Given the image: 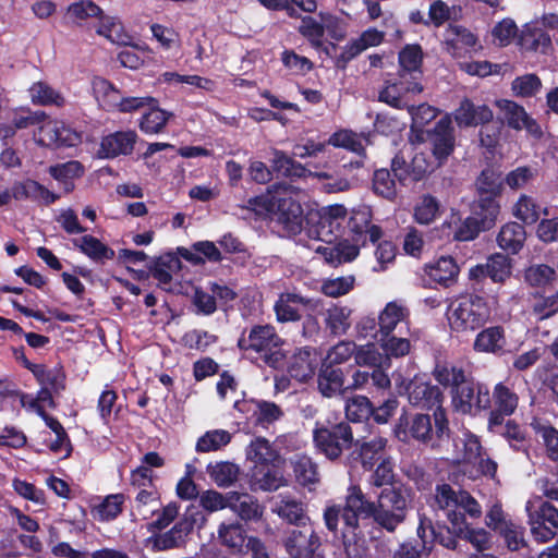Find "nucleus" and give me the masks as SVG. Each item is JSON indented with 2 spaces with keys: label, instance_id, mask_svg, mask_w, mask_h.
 I'll use <instances>...</instances> for the list:
<instances>
[{
  "label": "nucleus",
  "instance_id": "nucleus-62",
  "mask_svg": "<svg viewBox=\"0 0 558 558\" xmlns=\"http://www.w3.org/2000/svg\"><path fill=\"white\" fill-rule=\"evenodd\" d=\"M299 33L305 37L314 48L323 47V37L325 35V27L322 23L317 22L314 17L305 15L301 19Z\"/></svg>",
  "mask_w": 558,
  "mask_h": 558
},
{
  "label": "nucleus",
  "instance_id": "nucleus-43",
  "mask_svg": "<svg viewBox=\"0 0 558 558\" xmlns=\"http://www.w3.org/2000/svg\"><path fill=\"white\" fill-rule=\"evenodd\" d=\"M147 107L148 110L140 119L138 128L144 134H159L165 130L173 113L159 108L157 104Z\"/></svg>",
  "mask_w": 558,
  "mask_h": 558
},
{
  "label": "nucleus",
  "instance_id": "nucleus-39",
  "mask_svg": "<svg viewBox=\"0 0 558 558\" xmlns=\"http://www.w3.org/2000/svg\"><path fill=\"white\" fill-rule=\"evenodd\" d=\"M36 411H37V414L44 420L46 425L56 434V439L51 440L47 445L49 450L52 451L53 453H59L65 447V449H66L65 458L69 457L72 451V445H71L70 437H69L68 433L65 432L63 425L60 423V421L57 417L48 414L41 405H38Z\"/></svg>",
  "mask_w": 558,
  "mask_h": 558
},
{
  "label": "nucleus",
  "instance_id": "nucleus-45",
  "mask_svg": "<svg viewBox=\"0 0 558 558\" xmlns=\"http://www.w3.org/2000/svg\"><path fill=\"white\" fill-rule=\"evenodd\" d=\"M206 472L218 487L226 488L238 481L240 468L238 464L230 461H219L209 463L206 468Z\"/></svg>",
  "mask_w": 558,
  "mask_h": 558
},
{
  "label": "nucleus",
  "instance_id": "nucleus-58",
  "mask_svg": "<svg viewBox=\"0 0 558 558\" xmlns=\"http://www.w3.org/2000/svg\"><path fill=\"white\" fill-rule=\"evenodd\" d=\"M388 325H386V369L390 366L391 357H403L411 351V342L408 338L397 337L389 331Z\"/></svg>",
  "mask_w": 558,
  "mask_h": 558
},
{
  "label": "nucleus",
  "instance_id": "nucleus-26",
  "mask_svg": "<svg viewBox=\"0 0 558 558\" xmlns=\"http://www.w3.org/2000/svg\"><path fill=\"white\" fill-rule=\"evenodd\" d=\"M507 344L506 332L502 326L496 325L482 328L473 342V350L478 353L502 355Z\"/></svg>",
  "mask_w": 558,
  "mask_h": 558
},
{
  "label": "nucleus",
  "instance_id": "nucleus-48",
  "mask_svg": "<svg viewBox=\"0 0 558 558\" xmlns=\"http://www.w3.org/2000/svg\"><path fill=\"white\" fill-rule=\"evenodd\" d=\"M246 457L254 463L253 466L276 464L279 459L278 453L272 449L269 441L262 437L251 441L246 449Z\"/></svg>",
  "mask_w": 558,
  "mask_h": 558
},
{
  "label": "nucleus",
  "instance_id": "nucleus-57",
  "mask_svg": "<svg viewBox=\"0 0 558 558\" xmlns=\"http://www.w3.org/2000/svg\"><path fill=\"white\" fill-rule=\"evenodd\" d=\"M218 536L222 545L236 550H241L246 539L245 530L239 523H221Z\"/></svg>",
  "mask_w": 558,
  "mask_h": 558
},
{
  "label": "nucleus",
  "instance_id": "nucleus-3",
  "mask_svg": "<svg viewBox=\"0 0 558 558\" xmlns=\"http://www.w3.org/2000/svg\"><path fill=\"white\" fill-rule=\"evenodd\" d=\"M283 343L274 326L256 324L242 331L236 347L243 353H255V357L262 360L268 367L280 369L287 359L282 349Z\"/></svg>",
  "mask_w": 558,
  "mask_h": 558
},
{
  "label": "nucleus",
  "instance_id": "nucleus-8",
  "mask_svg": "<svg viewBox=\"0 0 558 558\" xmlns=\"http://www.w3.org/2000/svg\"><path fill=\"white\" fill-rule=\"evenodd\" d=\"M423 92L420 82L390 83L386 80V105L396 109H407L414 125H424L435 119L436 109L424 102L416 105L413 97Z\"/></svg>",
  "mask_w": 558,
  "mask_h": 558
},
{
  "label": "nucleus",
  "instance_id": "nucleus-59",
  "mask_svg": "<svg viewBox=\"0 0 558 558\" xmlns=\"http://www.w3.org/2000/svg\"><path fill=\"white\" fill-rule=\"evenodd\" d=\"M280 59L283 66L296 75H305L314 69V63L308 58L298 54L292 49H284Z\"/></svg>",
  "mask_w": 558,
  "mask_h": 558
},
{
  "label": "nucleus",
  "instance_id": "nucleus-33",
  "mask_svg": "<svg viewBox=\"0 0 558 558\" xmlns=\"http://www.w3.org/2000/svg\"><path fill=\"white\" fill-rule=\"evenodd\" d=\"M228 508L243 521H256L263 514L258 500L247 493L229 492Z\"/></svg>",
  "mask_w": 558,
  "mask_h": 558
},
{
  "label": "nucleus",
  "instance_id": "nucleus-64",
  "mask_svg": "<svg viewBox=\"0 0 558 558\" xmlns=\"http://www.w3.org/2000/svg\"><path fill=\"white\" fill-rule=\"evenodd\" d=\"M480 130V143L483 147H486L489 150H494L498 145L500 134L504 128L502 120H494V118L489 122L481 123Z\"/></svg>",
  "mask_w": 558,
  "mask_h": 558
},
{
  "label": "nucleus",
  "instance_id": "nucleus-51",
  "mask_svg": "<svg viewBox=\"0 0 558 558\" xmlns=\"http://www.w3.org/2000/svg\"><path fill=\"white\" fill-rule=\"evenodd\" d=\"M277 514L295 526L310 523V518L305 514L303 504L290 497H283L277 506Z\"/></svg>",
  "mask_w": 558,
  "mask_h": 558
},
{
  "label": "nucleus",
  "instance_id": "nucleus-56",
  "mask_svg": "<svg viewBox=\"0 0 558 558\" xmlns=\"http://www.w3.org/2000/svg\"><path fill=\"white\" fill-rule=\"evenodd\" d=\"M218 336L202 329H192L182 336V344L199 352H205L210 345L218 342Z\"/></svg>",
  "mask_w": 558,
  "mask_h": 558
},
{
  "label": "nucleus",
  "instance_id": "nucleus-44",
  "mask_svg": "<svg viewBox=\"0 0 558 558\" xmlns=\"http://www.w3.org/2000/svg\"><path fill=\"white\" fill-rule=\"evenodd\" d=\"M384 311H380L378 314V322H376L373 316H363L361 317L355 326V338L359 340L362 339H375L377 344L384 349Z\"/></svg>",
  "mask_w": 558,
  "mask_h": 558
},
{
  "label": "nucleus",
  "instance_id": "nucleus-36",
  "mask_svg": "<svg viewBox=\"0 0 558 558\" xmlns=\"http://www.w3.org/2000/svg\"><path fill=\"white\" fill-rule=\"evenodd\" d=\"M356 344L353 341H340L331 347L322 363L335 368H344L347 374L354 369V352Z\"/></svg>",
  "mask_w": 558,
  "mask_h": 558
},
{
  "label": "nucleus",
  "instance_id": "nucleus-14",
  "mask_svg": "<svg viewBox=\"0 0 558 558\" xmlns=\"http://www.w3.org/2000/svg\"><path fill=\"white\" fill-rule=\"evenodd\" d=\"M316 217L315 232L319 240L330 243L345 239L347 208L342 204L323 207Z\"/></svg>",
  "mask_w": 558,
  "mask_h": 558
},
{
  "label": "nucleus",
  "instance_id": "nucleus-27",
  "mask_svg": "<svg viewBox=\"0 0 558 558\" xmlns=\"http://www.w3.org/2000/svg\"><path fill=\"white\" fill-rule=\"evenodd\" d=\"M424 271L433 282L449 288L458 281L460 268L452 256H440L434 263L426 264Z\"/></svg>",
  "mask_w": 558,
  "mask_h": 558
},
{
  "label": "nucleus",
  "instance_id": "nucleus-63",
  "mask_svg": "<svg viewBox=\"0 0 558 558\" xmlns=\"http://www.w3.org/2000/svg\"><path fill=\"white\" fill-rule=\"evenodd\" d=\"M85 168L77 160L50 166L49 174L57 181L75 180L84 175Z\"/></svg>",
  "mask_w": 558,
  "mask_h": 558
},
{
  "label": "nucleus",
  "instance_id": "nucleus-6",
  "mask_svg": "<svg viewBox=\"0 0 558 558\" xmlns=\"http://www.w3.org/2000/svg\"><path fill=\"white\" fill-rule=\"evenodd\" d=\"M447 318L452 332H472L489 320L490 307L484 296L465 293L450 304Z\"/></svg>",
  "mask_w": 558,
  "mask_h": 558
},
{
  "label": "nucleus",
  "instance_id": "nucleus-52",
  "mask_svg": "<svg viewBox=\"0 0 558 558\" xmlns=\"http://www.w3.org/2000/svg\"><path fill=\"white\" fill-rule=\"evenodd\" d=\"M461 490L456 492L450 484H437L435 487V502L439 509L446 512V514L451 513L452 510L456 513H462L461 511H458Z\"/></svg>",
  "mask_w": 558,
  "mask_h": 558
},
{
  "label": "nucleus",
  "instance_id": "nucleus-2",
  "mask_svg": "<svg viewBox=\"0 0 558 558\" xmlns=\"http://www.w3.org/2000/svg\"><path fill=\"white\" fill-rule=\"evenodd\" d=\"M432 375L439 385L450 388L451 403L457 412L472 414L490 409L492 398L488 388L468 376L463 367L436 363Z\"/></svg>",
  "mask_w": 558,
  "mask_h": 558
},
{
  "label": "nucleus",
  "instance_id": "nucleus-23",
  "mask_svg": "<svg viewBox=\"0 0 558 558\" xmlns=\"http://www.w3.org/2000/svg\"><path fill=\"white\" fill-rule=\"evenodd\" d=\"M424 52L420 44H407L398 53L400 81L418 82L422 76Z\"/></svg>",
  "mask_w": 558,
  "mask_h": 558
},
{
  "label": "nucleus",
  "instance_id": "nucleus-7",
  "mask_svg": "<svg viewBox=\"0 0 558 558\" xmlns=\"http://www.w3.org/2000/svg\"><path fill=\"white\" fill-rule=\"evenodd\" d=\"M463 513H447V519L451 526L445 522H434L426 515H420L417 526V536L421 539V547L430 554L434 544L454 550L458 547V541L461 539V532L466 529V521L463 519Z\"/></svg>",
  "mask_w": 558,
  "mask_h": 558
},
{
  "label": "nucleus",
  "instance_id": "nucleus-28",
  "mask_svg": "<svg viewBox=\"0 0 558 558\" xmlns=\"http://www.w3.org/2000/svg\"><path fill=\"white\" fill-rule=\"evenodd\" d=\"M493 119V110L487 105L476 106L470 98H463L454 111L459 128L477 126Z\"/></svg>",
  "mask_w": 558,
  "mask_h": 558
},
{
  "label": "nucleus",
  "instance_id": "nucleus-42",
  "mask_svg": "<svg viewBox=\"0 0 558 558\" xmlns=\"http://www.w3.org/2000/svg\"><path fill=\"white\" fill-rule=\"evenodd\" d=\"M271 168L272 171L277 173V175H281L290 180L306 178L308 172L305 166L295 161L283 150L279 149L274 150Z\"/></svg>",
  "mask_w": 558,
  "mask_h": 558
},
{
  "label": "nucleus",
  "instance_id": "nucleus-60",
  "mask_svg": "<svg viewBox=\"0 0 558 558\" xmlns=\"http://www.w3.org/2000/svg\"><path fill=\"white\" fill-rule=\"evenodd\" d=\"M439 211V202L430 194L423 195L414 208V218L421 225L433 222Z\"/></svg>",
  "mask_w": 558,
  "mask_h": 558
},
{
  "label": "nucleus",
  "instance_id": "nucleus-55",
  "mask_svg": "<svg viewBox=\"0 0 558 558\" xmlns=\"http://www.w3.org/2000/svg\"><path fill=\"white\" fill-rule=\"evenodd\" d=\"M542 81L535 73L517 76L511 83V90L517 97L531 98L542 89Z\"/></svg>",
  "mask_w": 558,
  "mask_h": 558
},
{
  "label": "nucleus",
  "instance_id": "nucleus-47",
  "mask_svg": "<svg viewBox=\"0 0 558 558\" xmlns=\"http://www.w3.org/2000/svg\"><path fill=\"white\" fill-rule=\"evenodd\" d=\"M32 374L40 387H49L56 393L65 389V373L62 365L47 368L45 364H37Z\"/></svg>",
  "mask_w": 558,
  "mask_h": 558
},
{
  "label": "nucleus",
  "instance_id": "nucleus-40",
  "mask_svg": "<svg viewBox=\"0 0 558 558\" xmlns=\"http://www.w3.org/2000/svg\"><path fill=\"white\" fill-rule=\"evenodd\" d=\"M106 96L112 97L113 106L124 113L138 111L150 105L158 104L154 97H122L118 99L120 92L108 81L102 82Z\"/></svg>",
  "mask_w": 558,
  "mask_h": 558
},
{
  "label": "nucleus",
  "instance_id": "nucleus-53",
  "mask_svg": "<svg viewBox=\"0 0 558 558\" xmlns=\"http://www.w3.org/2000/svg\"><path fill=\"white\" fill-rule=\"evenodd\" d=\"M231 434L225 429H213L201 436L196 442L197 452L217 451L231 441Z\"/></svg>",
  "mask_w": 558,
  "mask_h": 558
},
{
  "label": "nucleus",
  "instance_id": "nucleus-17",
  "mask_svg": "<svg viewBox=\"0 0 558 558\" xmlns=\"http://www.w3.org/2000/svg\"><path fill=\"white\" fill-rule=\"evenodd\" d=\"M363 134H357L352 130L341 129L333 132L327 140V145L337 148H344L351 153L356 154L354 159L343 162L339 166V172L343 174H352L354 170H359L364 166L365 147L362 143Z\"/></svg>",
  "mask_w": 558,
  "mask_h": 558
},
{
  "label": "nucleus",
  "instance_id": "nucleus-10",
  "mask_svg": "<svg viewBox=\"0 0 558 558\" xmlns=\"http://www.w3.org/2000/svg\"><path fill=\"white\" fill-rule=\"evenodd\" d=\"M417 143H428L438 165L441 166L454 150V129L449 117L439 119L433 129L418 130L415 134Z\"/></svg>",
  "mask_w": 558,
  "mask_h": 558
},
{
  "label": "nucleus",
  "instance_id": "nucleus-22",
  "mask_svg": "<svg viewBox=\"0 0 558 558\" xmlns=\"http://www.w3.org/2000/svg\"><path fill=\"white\" fill-rule=\"evenodd\" d=\"M362 465L365 470L375 469L372 475L376 487L384 485V439L381 437L364 442L360 450Z\"/></svg>",
  "mask_w": 558,
  "mask_h": 558
},
{
  "label": "nucleus",
  "instance_id": "nucleus-35",
  "mask_svg": "<svg viewBox=\"0 0 558 558\" xmlns=\"http://www.w3.org/2000/svg\"><path fill=\"white\" fill-rule=\"evenodd\" d=\"M500 201L485 197H476L471 204V214L483 227L490 230L495 227L500 215Z\"/></svg>",
  "mask_w": 558,
  "mask_h": 558
},
{
  "label": "nucleus",
  "instance_id": "nucleus-13",
  "mask_svg": "<svg viewBox=\"0 0 558 558\" xmlns=\"http://www.w3.org/2000/svg\"><path fill=\"white\" fill-rule=\"evenodd\" d=\"M373 213L369 206L361 205L347 215L345 240L365 245L367 240L375 244L381 238V228L372 223Z\"/></svg>",
  "mask_w": 558,
  "mask_h": 558
},
{
  "label": "nucleus",
  "instance_id": "nucleus-50",
  "mask_svg": "<svg viewBox=\"0 0 558 558\" xmlns=\"http://www.w3.org/2000/svg\"><path fill=\"white\" fill-rule=\"evenodd\" d=\"M124 501L125 496L122 493L108 495L92 509L93 517L100 522L112 521L122 513Z\"/></svg>",
  "mask_w": 558,
  "mask_h": 558
},
{
  "label": "nucleus",
  "instance_id": "nucleus-19",
  "mask_svg": "<svg viewBox=\"0 0 558 558\" xmlns=\"http://www.w3.org/2000/svg\"><path fill=\"white\" fill-rule=\"evenodd\" d=\"M276 221L290 234H300L304 214L301 204L293 197H278L275 209Z\"/></svg>",
  "mask_w": 558,
  "mask_h": 558
},
{
  "label": "nucleus",
  "instance_id": "nucleus-46",
  "mask_svg": "<svg viewBox=\"0 0 558 558\" xmlns=\"http://www.w3.org/2000/svg\"><path fill=\"white\" fill-rule=\"evenodd\" d=\"M518 46L523 51H537L542 47L545 52L551 46V39L542 28L525 25L518 37Z\"/></svg>",
  "mask_w": 558,
  "mask_h": 558
},
{
  "label": "nucleus",
  "instance_id": "nucleus-5",
  "mask_svg": "<svg viewBox=\"0 0 558 558\" xmlns=\"http://www.w3.org/2000/svg\"><path fill=\"white\" fill-rule=\"evenodd\" d=\"M313 442L317 452L330 461H336L354 444L352 427L345 418L336 414L328 415L324 420L316 421Z\"/></svg>",
  "mask_w": 558,
  "mask_h": 558
},
{
  "label": "nucleus",
  "instance_id": "nucleus-37",
  "mask_svg": "<svg viewBox=\"0 0 558 558\" xmlns=\"http://www.w3.org/2000/svg\"><path fill=\"white\" fill-rule=\"evenodd\" d=\"M181 267V260L173 253H166L150 259L147 269L160 286H168L172 281L171 271Z\"/></svg>",
  "mask_w": 558,
  "mask_h": 558
},
{
  "label": "nucleus",
  "instance_id": "nucleus-24",
  "mask_svg": "<svg viewBox=\"0 0 558 558\" xmlns=\"http://www.w3.org/2000/svg\"><path fill=\"white\" fill-rule=\"evenodd\" d=\"M451 37L445 40L446 51L453 58H465L477 51V37L462 25H450Z\"/></svg>",
  "mask_w": 558,
  "mask_h": 558
},
{
  "label": "nucleus",
  "instance_id": "nucleus-29",
  "mask_svg": "<svg viewBox=\"0 0 558 558\" xmlns=\"http://www.w3.org/2000/svg\"><path fill=\"white\" fill-rule=\"evenodd\" d=\"M383 409L384 404L375 409L367 397L355 396L347 401L343 418L349 423H361L373 417L376 423L384 424V414L380 413Z\"/></svg>",
  "mask_w": 558,
  "mask_h": 558
},
{
  "label": "nucleus",
  "instance_id": "nucleus-12",
  "mask_svg": "<svg viewBox=\"0 0 558 558\" xmlns=\"http://www.w3.org/2000/svg\"><path fill=\"white\" fill-rule=\"evenodd\" d=\"M386 458V532H393L400 523L405 520L408 513V498L410 489L400 482L393 480V475L388 476L391 468Z\"/></svg>",
  "mask_w": 558,
  "mask_h": 558
},
{
  "label": "nucleus",
  "instance_id": "nucleus-21",
  "mask_svg": "<svg viewBox=\"0 0 558 558\" xmlns=\"http://www.w3.org/2000/svg\"><path fill=\"white\" fill-rule=\"evenodd\" d=\"M347 372L322 363L317 374V389L326 398L343 396L347 389Z\"/></svg>",
  "mask_w": 558,
  "mask_h": 558
},
{
  "label": "nucleus",
  "instance_id": "nucleus-9",
  "mask_svg": "<svg viewBox=\"0 0 558 558\" xmlns=\"http://www.w3.org/2000/svg\"><path fill=\"white\" fill-rule=\"evenodd\" d=\"M393 435L402 442H409L413 439L422 445L429 446L432 449L440 447L442 441L436 437L430 415L422 413L409 415L403 411L393 427Z\"/></svg>",
  "mask_w": 558,
  "mask_h": 558
},
{
  "label": "nucleus",
  "instance_id": "nucleus-30",
  "mask_svg": "<svg viewBox=\"0 0 558 558\" xmlns=\"http://www.w3.org/2000/svg\"><path fill=\"white\" fill-rule=\"evenodd\" d=\"M381 359L383 356L378 352L376 343L368 341L366 344L356 345V350L354 352V364L373 368L372 380L378 388H384V368Z\"/></svg>",
  "mask_w": 558,
  "mask_h": 558
},
{
  "label": "nucleus",
  "instance_id": "nucleus-25",
  "mask_svg": "<svg viewBox=\"0 0 558 558\" xmlns=\"http://www.w3.org/2000/svg\"><path fill=\"white\" fill-rule=\"evenodd\" d=\"M317 368V359L316 352L311 347H303L298 349L288 365V373L291 378L306 383L314 375Z\"/></svg>",
  "mask_w": 558,
  "mask_h": 558
},
{
  "label": "nucleus",
  "instance_id": "nucleus-20",
  "mask_svg": "<svg viewBox=\"0 0 558 558\" xmlns=\"http://www.w3.org/2000/svg\"><path fill=\"white\" fill-rule=\"evenodd\" d=\"M136 142L137 134L135 131H116L102 136L98 149V156L105 159H113L121 155H131Z\"/></svg>",
  "mask_w": 558,
  "mask_h": 558
},
{
  "label": "nucleus",
  "instance_id": "nucleus-18",
  "mask_svg": "<svg viewBox=\"0 0 558 558\" xmlns=\"http://www.w3.org/2000/svg\"><path fill=\"white\" fill-rule=\"evenodd\" d=\"M313 300L295 292H281L274 304L279 323H296L303 317L302 311L312 308Z\"/></svg>",
  "mask_w": 558,
  "mask_h": 558
},
{
  "label": "nucleus",
  "instance_id": "nucleus-61",
  "mask_svg": "<svg viewBox=\"0 0 558 558\" xmlns=\"http://www.w3.org/2000/svg\"><path fill=\"white\" fill-rule=\"evenodd\" d=\"M542 207L530 196L521 195L514 206V215L526 225L535 223L541 216Z\"/></svg>",
  "mask_w": 558,
  "mask_h": 558
},
{
  "label": "nucleus",
  "instance_id": "nucleus-31",
  "mask_svg": "<svg viewBox=\"0 0 558 558\" xmlns=\"http://www.w3.org/2000/svg\"><path fill=\"white\" fill-rule=\"evenodd\" d=\"M72 244L96 264L104 265L107 260H112L116 257L113 248L92 234L73 239Z\"/></svg>",
  "mask_w": 558,
  "mask_h": 558
},
{
  "label": "nucleus",
  "instance_id": "nucleus-4",
  "mask_svg": "<svg viewBox=\"0 0 558 558\" xmlns=\"http://www.w3.org/2000/svg\"><path fill=\"white\" fill-rule=\"evenodd\" d=\"M397 392L407 395L409 402L416 408L434 410L435 434L438 440L449 439L450 428L446 410L442 408L444 393L437 385L414 378L408 384L402 379L397 384Z\"/></svg>",
  "mask_w": 558,
  "mask_h": 558
},
{
  "label": "nucleus",
  "instance_id": "nucleus-38",
  "mask_svg": "<svg viewBox=\"0 0 558 558\" xmlns=\"http://www.w3.org/2000/svg\"><path fill=\"white\" fill-rule=\"evenodd\" d=\"M352 310L344 305H332L324 314L326 329L333 337H340L347 333L351 326Z\"/></svg>",
  "mask_w": 558,
  "mask_h": 558
},
{
  "label": "nucleus",
  "instance_id": "nucleus-11",
  "mask_svg": "<svg viewBox=\"0 0 558 558\" xmlns=\"http://www.w3.org/2000/svg\"><path fill=\"white\" fill-rule=\"evenodd\" d=\"M485 524L505 543L510 551H518L527 546L525 527L507 519L500 506L494 505L485 517Z\"/></svg>",
  "mask_w": 558,
  "mask_h": 558
},
{
  "label": "nucleus",
  "instance_id": "nucleus-41",
  "mask_svg": "<svg viewBox=\"0 0 558 558\" xmlns=\"http://www.w3.org/2000/svg\"><path fill=\"white\" fill-rule=\"evenodd\" d=\"M476 197L500 199L504 190V180L501 174L490 168L481 171L475 181Z\"/></svg>",
  "mask_w": 558,
  "mask_h": 558
},
{
  "label": "nucleus",
  "instance_id": "nucleus-15",
  "mask_svg": "<svg viewBox=\"0 0 558 558\" xmlns=\"http://www.w3.org/2000/svg\"><path fill=\"white\" fill-rule=\"evenodd\" d=\"M283 544L291 558H312L320 546V537L310 522L289 530Z\"/></svg>",
  "mask_w": 558,
  "mask_h": 558
},
{
  "label": "nucleus",
  "instance_id": "nucleus-1",
  "mask_svg": "<svg viewBox=\"0 0 558 558\" xmlns=\"http://www.w3.org/2000/svg\"><path fill=\"white\" fill-rule=\"evenodd\" d=\"M384 492L378 495V504L367 498L359 485H350L345 495V504L332 505L325 509L324 521L327 529L337 536L338 522L341 518L343 527L341 539L348 558H366L367 548L365 537L381 546L384 531V509L380 499Z\"/></svg>",
  "mask_w": 558,
  "mask_h": 558
},
{
  "label": "nucleus",
  "instance_id": "nucleus-16",
  "mask_svg": "<svg viewBox=\"0 0 558 558\" xmlns=\"http://www.w3.org/2000/svg\"><path fill=\"white\" fill-rule=\"evenodd\" d=\"M512 272V260L502 253L490 255L486 264H477L470 268L469 278L473 281L474 291L481 290L478 286L487 278L495 283H504Z\"/></svg>",
  "mask_w": 558,
  "mask_h": 558
},
{
  "label": "nucleus",
  "instance_id": "nucleus-54",
  "mask_svg": "<svg viewBox=\"0 0 558 558\" xmlns=\"http://www.w3.org/2000/svg\"><path fill=\"white\" fill-rule=\"evenodd\" d=\"M495 408L501 410L507 415L514 413L518 408L519 397L518 395L504 383H498L494 387L493 396Z\"/></svg>",
  "mask_w": 558,
  "mask_h": 558
},
{
  "label": "nucleus",
  "instance_id": "nucleus-49",
  "mask_svg": "<svg viewBox=\"0 0 558 558\" xmlns=\"http://www.w3.org/2000/svg\"><path fill=\"white\" fill-rule=\"evenodd\" d=\"M282 481L277 464L253 466L251 470V482L264 492L277 490L283 485Z\"/></svg>",
  "mask_w": 558,
  "mask_h": 558
},
{
  "label": "nucleus",
  "instance_id": "nucleus-32",
  "mask_svg": "<svg viewBox=\"0 0 558 558\" xmlns=\"http://www.w3.org/2000/svg\"><path fill=\"white\" fill-rule=\"evenodd\" d=\"M195 522V519L189 521L187 513H185L184 519L177 522L169 531L149 538L153 542V548L161 551L179 547L184 537L193 530Z\"/></svg>",
  "mask_w": 558,
  "mask_h": 558
},
{
  "label": "nucleus",
  "instance_id": "nucleus-34",
  "mask_svg": "<svg viewBox=\"0 0 558 558\" xmlns=\"http://www.w3.org/2000/svg\"><path fill=\"white\" fill-rule=\"evenodd\" d=\"M526 240V231L523 225L511 221L505 223L497 234L498 246L509 254H518Z\"/></svg>",
  "mask_w": 558,
  "mask_h": 558
}]
</instances>
